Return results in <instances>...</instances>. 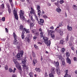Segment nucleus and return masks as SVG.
Listing matches in <instances>:
<instances>
[{
  "instance_id": "obj_3",
  "label": "nucleus",
  "mask_w": 77,
  "mask_h": 77,
  "mask_svg": "<svg viewBox=\"0 0 77 77\" xmlns=\"http://www.w3.org/2000/svg\"><path fill=\"white\" fill-rule=\"evenodd\" d=\"M14 14L15 19L17 20H18V15L17 14V11L15 10H14Z\"/></svg>"
},
{
  "instance_id": "obj_14",
  "label": "nucleus",
  "mask_w": 77,
  "mask_h": 77,
  "mask_svg": "<svg viewBox=\"0 0 77 77\" xmlns=\"http://www.w3.org/2000/svg\"><path fill=\"white\" fill-rule=\"evenodd\" d=\"M37 63V60L36 59H34L33 60L32 64L34 66H35V64Z\"/></svg>"
},
{
  "instance_id": "obj_29",
  "label": "nucleus",
  "mask_w": 77,
  "mask_h": 77,
  "mask_svg": "<svg viewBox=\"0 0 77 77\" xmlns=\"http://www.w3.org/2000/svg\"><path fill=\"white\" fill-rule=\"evenodd\" d=\"M0 8L2 9H5V5L4 4H2L1 5L0 7Z\"/></svg>"
},
{
  "instance_id": "obj_6",
  "label": "nucleus",
  "mask_w": 77,
  "mask_h": 77,
  "mask_svg": "<svg viewBox=\"0 0 77 77\" xmlns=\"http://www.w3.org/2000/svg\"><path fill=\"white\" fill-rule=\"evenodd\" d=\"M20 30H22V32H24V30L25 29V28H23V25H20L19 28Z\"/></svg>"
},
{
  "instance_id": "obj_45",
  "label": "nucleus",
  "mask_w": 77,
  "mask_h": 77,
  "mask_svg": "<svg viewBox=\"0 0 77 77\" xmlns=\"http://www.w3.org/2000/svg\"><path fill=\"white\" fill-rule=\"evenodd\" d=\"M65 51V48H62L61 50V52H62V53H63Z\"/></svg>"
},
{
  "instance_id": "obj_9",
  "label": "nucleus",
  "mask_w": 77,
  "mask_h": 77,
  "mask_svg": "<svg viewBox=\"0 0 77 77\" xmlns=\"http://www.w3.org/2000/svg\"><path fill=\"white\" fill-rule=\"evenodd\" d=\"M13 62L14 63V64H15L16 65H17L20 63L17 61V60L16 59H14L13 60Z\"/></svg>"
},
{
  "instance_id": "obj_55",
  "label": "nucleus",
  "mask_w": 77,
  "mask_h": 77,
  "mask_svg": "<svg viewBox=\"0 0 77 77\" xmlns=\"http://www.w3.org/2000/svg\"><path fill=\"white\" fill-rule=\"evenodd\" d=\"M58 25H59V27H62V26H63V25H62V24L61 23H59Z\"/></svg>"
},
{
  "instance_id": "obj_38",
  "label": "nucleus",
  "mask_w": 77,
  "mask_h": 77,
  "mask_svg": "<svg viewBox=\"0 0 77 77\" xmlns=\"http://www.w3.org/2000/svg\"><path fill=\"white\" fill-rule=\"evenodd\" d=\"M31 19L33 23H35V20L33 19L32 16H31Z\"/></svg>"
},
{
  "instance_id": "obj_48",
  "label": "nucleus",
  "mask_w": 77,
  "mask_h": 77,
  "mask_svg": "<svg viewBox=\"0 0 77 77\" xmlns=\"http://www.w3.org/2000/svg\"><path fill=\"white\" fill-rule=\"evenodd\" d=\"M8 11L9 14H11V8H8Z\"/></svg>"
},
{
  "instance_id": "obj_52",
  "label": "nucleus",
  "mask_w": 77,
  "mask_h": 77,
  "mask_svg": "<svg viewBox=\"0 0 77 77\" xmlns=\"http://www.w3.org/2000/svg\"><path fill=\"white\" fill-rule=\"evenodd\" d=\"M8 71H9V72H12L13 71L11 69V68H10L9 69Z\"/></svg>"
},
{
  "instance_id": "obj_20",
  "label": "nucleus",
  "mask_w": 77,
  "mask_h": 77,
  "mask_svg": "<svg viewBox=\"0 0 77 77\" xmlns=\"http://www.w3.org/2000/svg\"><path fill=\"white\" fill-rule=\"evenodd\" d=\"M10 3L11 5V6L12 7H14V4H13V2H12V0H9Z\"/></svg>"
},
{
  "instance_id": "obj_62",
  "label": "nucleus",
  "mask_w": 77,
  "mask_h": 77,
  "mask_svg": "<svg viewBox=\"0 0 77 77\" xmlns=\"http://www.w3.org/2000/svg\"><path fill=\"white\" fill-rule=\"evenodd\" d=\"M37 38V37L36 36H34L33 37V39H36Z\"/></svg>"
},
{
  "instance_id": "obj_54",
  "label": "nucleus",
  "mask_w": 77,
  "mask_h": 77,
  "mask_svg": "<svg viewBox=\"0 0 77 77\" xmlns=\"http://www.w3.org/2000/svg\"><path fill=\"white\" fill-rule=\"evenodd\" d=\"M43 18H44L46 19V18H48V17L46 15H44L43 16Z\"/></svg>"
},
{
  "instance_id": "obj_42",
  "label": "nucleus",
  "mask_w": 77,
  "mask_h": 77,
  "mask_svg": "<svg viewBox=\"0 0 77 77\" xmlns=\"http://www.w3.org/2000/svg\"><path fill=\"white\" fill-rule=\"evenodd\" d=\"M6 6L8 9L10 8V5H9V4L7 3L6 4Z\"/></svg>"
},
{
  "instance_id": "obj_36",
  "label": "nucleus",
  "mask_w": 77,
  "mask_h": 77,
  "mask_svg": "<svg viewBox=\"0 0 77 77\" xmlns=\"http://www.w3.org/2000/svg\"><path fill=\"white\" fill-rule=\"evenodd\" d=\"M37 12H38V15H41V10H38Z\"/></svg>"
},
{
  "instance_id": "obj_64",
  "label": "nucleus",
  "mask_w": 77,
  "mask_h": 77,
  "mask_svg": "<svg viewBox=\"0 0 77 77\" xmlns=\"http://www.w3.org/2000/svg\"><path fill=\"white\" fill-rule=\"evenodd\" d=\"M50 29H54V27H53V26H52L51 27H50Z\"/></svg>"
},
{
  "instance_id": "obj_22",
  "label": "nucleus",
  "mask_w": 77,
  "mask_h": 77,
  "mask_svg": "<svg viewBox=\"0 0 77 77\" xmlns=\"http://www.w3.org/2000/svg\"><path fill=\"white\" fill-rule=\"evenodd\" d=\"M13 34V36L14 39V40H17V35L14 32Z\"/></svg>"
},
{
  "instance_id": "obj_63",
  "label": "nucleus",
  "mask_w": 77,
  "mask_h": 77,
  "mask_svg": "<svg viewBox=\"0 0 77 77\" xmlns=\"http://www.w3.org/2000/svg\"><path fill=\"white\" fill-rule=\"evenodd\" d=\"M5 30L7 32V33H8V29L7 28H5Z\"/></svg>"
},
{
  "instance_id": "obj_27",
  "label": "nucleus",
  "mask_w": 77,
  "mask_h": 77,
  "mask_svg": "<svg viewBox=\"0 0 77 77\" xmlns=\"http://www.w3.org/2000/svg\"><path fill=\"white\" fill-rule=\"evenodd\" d=\"M35 70L37 71V72H41V69L39 68H36L35 69Z\"/></svg>"
},
{
  "instance_id": "obj_35",
  "label": "nucleus",
  "mask_w": 77,
  "mask_h": 77,
  "mask_svg": "<svg viewBox=\"0 0 77 77\" xmlns=\"http://www.w3.org/2000/svg\"><path fill=\"white\" fill-rule=\"evenodd\" d=\"M27 68V66L26 65V64L23 65V69H26Z\"/></svg>"
},
{
  "instance_id": "obj_10",
  "label": "nucleus",
  "mask_w": 77,
  "mask_h": 77,
  "mask_svg": "<svg viewBox=\"0 0 77 77\" xmlns=\"http://www.w3.org/2000/svg\"><path fill=\"white\" fill-rule=\"evenodd\" d=\"M31 11H30V14H34L35 13V10L33 8H31Z\"/></svg>"
},
{
  "instance_id": "obj_39",
  "label": "nucleus",
  "mask_w": 77,
  "mask_h": 77,
  "mask_svg": "<svg viewBox=\"0 0 77 77\" xmlns=\"http://www.w3.org/2000/svg\"><path fill=\"white\" fill-rule=\"evenodd\" d=\"M30 27H33L34 26V24L32 23H31L30 24Z\"/></svg>"
},
{
  "instance_id": "obj_2",
  "label": "nucleus",
  "mask_w": 77,
  "mask_h": 77,
  "mask_svg": "<svg viewBox=\"0 0 77 77\" xmlns=\"http://www.w3.org/2000/svg\"><path fill=\"white\" fill-rule=\"evenodd\" d=\"M40 36L41 38H43V39H44L45 43L47 45H50L51 44V42L50 40L48 41V38L44 37L43 35V32L42 31L40 33Z\"/></svg>"
},
{
  "instance_id": "obj_16",
  "label": "nucleus",
  "mask_w": 77,
  "mask_h": 77,
  "mask_svg": "<svg viewBox=\"0 0 77 77\" xmlns=\"http://www.w3.org/2000/svg\"><path fill=\"white\" fill-rule=\"evenodd\" d=\"M48 34H51V33H54V31L52 30H48Z\"/></svg>"
},
{
  "instance_id": "obj_18",
  "label": "nucleus",
  "mask_w": 77,
  "mask_h": 77,
  "mask_svg": "<svg viewBox=\"0 0 77 77\" xmlns=\"http://www.w3.org/2000/svg\"><path fill=\"white\" fill-rule=\"evenodd\" d=\"M74 39L73 38V37H72V36H71L70 38L69 42L71 43L72 42Z\"/></svg>"
},
{
  "instance_id": "obj_57",
  "label": "nucleus",
  "mask_w": 77,
  "mask_h": 77,
  "mask_svg": "<svg viewBox=\"0 0 77 77\" xmlns=\"http://www.w3.org/2000/svg\"><path fill=\"white\" fill-rule=\"evenodd\" d=\"M35 35L36 36H38L39 35V32H37L35 33Z\"/></svg>"
},
{
  "instance_id": "obj_26",
  "label": "nucleus",
  "mask_w": 77,
  "mask_h": 77,
  "mask_svg": "<svg viewBox=\"0 0 77 77\" xmlns=\"http://www.w3.org/2000/svg\"><path fill=\"white\" fill-rule=\"evenodd\" d=\"M64 77H71V75H68V74L65 73V75Z\"/></svg>"
},
{
  "instance_id": "obj_11",
  "label": "nucleus",
  "mask_w": 77,
  "mask_h": 77,
  "mask_svg": "<svg viewBox=\"0 0 77 77\" xmlns=\"http://www.w3.org/2000/svg\"><path fill=\"white\" fill-rule=\"evenodd\" d=\"M66 60L67 63H69V64H71V60H70V59H69V57H67L66 58Z\"/></svg>"
},
{
  "instance_id": "obj_59",
  "label": "nucleus",
  "mask_w": 77,
  "mask_h": 77,
  "mask_svg": "<svg viewBox=\"0 0 77 77\" xmlns=\"http://www.w3.org/2000/svg\"><path fill=\"white\" fill-rule=\"evenodd\" d=\"M33 57H35V54L34 52H32Z\"/></svg>"
},
{
  "instance_id": "obj_43",
  "label": "nucleus",
  "mask_w": 77,
  "mask_h": 77,
  "mask_svg": "<svg viewBox=\"0 0 77 77\" xmlns=\"http://www.w3.org/2000/svg\"><path fill=\"white\" fill-rule=\"evenodd\" d=\"M37 9L38 11L40 10V6L38 5L37 6Z\"/></svg>"
},
{
  "instance_id": "obj_41",
  "label": "nucleus",
  "mask_w": 77,
  "mask_h": 77,
  "mask_svg": "<svg viewBox=\"0 0 77 77\" xmlns=\"http://www.w3.org/2000/svg\"><path fill=\"white\" fill-rule=\"evenodd\" d=\"M66 56L67 57H69V52H67L66 53Z\"/></svg>"
},
{
  "instance_id": "obj_51",
  "label": "nucleus",
  "mask_w": 77,
  "mask_h": 77,
  "mask_svg": "<svg viewBox=\"0 0 77 77\" xmlns=\"http://www.w3.org/2000/svg\"><path fill=\"white\" fill-rule=\"evenodd\" d=\"M60 4H62V3H64V1L63 0H60Z\"/></svg>"
},
{
  "instance_id": "obj_37",
  "label": "nucleus",
  "mask_w": 77,
  "mask_h": 77,
  "mask_svg": "<svg viewBox=\"0 0 77 77\" xmlns=\"http://www.w3.org/2000/svg\"><path fill=\"white\" fill-rule=\"evenodd\" d=\"M66 39L67 41H69V35H67V37H66Z\"/></svg>"
},
{
  "instance_id": "obj_21",
  "label": "nucleus",
  "mask_w": 77,
  "mask_h": 77,
  "mask_svg": "<svg viewBox=\"0 0 77 77\" xmlns=\"http://www.w3.org/2000/svg\"><path fill=\"white\" fill-rule=\"evenodd\" d=\"M18 43V40H14V44H15L16 45H17V44Z\"/></svg>"
},
{
  "instance_id": "obj_19",
  "label": "nucleus",
  "mask_w": 77,
  "mask_h": 77,
  "mask_svg": "<svg viewBox=\"0 0 77 77\" xmlns=\"http://www.w3.org/2000/svg\"><path fill=\"white\" fill-rule=\"evenodd\" d=\"M56 11H57V12H58V13H59V12L62 11V10L61 9H60V8H57L56 9Z\"/></svg>"
},
{
  "instance_id": "obj_28",
  "label": "nucleus",
  "mask_w": 77,
  "mask_h": 77,
  "mask_svg": "<svg viewBox=\"0 0 77 77\" xmlns=\"http://www.w3.org/2000/svg\"><path fill=\"white\" fill-rule=\"evenodd\" d=\"M59 65V63L58 61H57L56 63L55 64V66H58Z\"/></svg>"
},
{
  "instance_id": "obj_49",
  "label": "nucleus",
  "mask_w": 77,
  "mask_h": 77,
  "mask_svg": "<svg viewBox=\"0 0 77 77\" xmlns=\"http://www.w3.org/2000/svg\"><path fill=\"white\" fill-rule=\"evenodd\" d=\"M5 69H6V70H8V67L7 65H6L5 66Z\"/></svg>"
},
{
  "instance_id": "obj_13",
  "label": "nucleus",
  "mask_w": 77,
  "mask_h": 77,
  "mask_svg": "<svg viewBox=\"0 0 77 77\" xmlns=\"http://www.w3.org/2000/svg\"><path fill=\"white\" fill-rule=\"evenodd\" d=\"M56 72L57 74L58 75L60 74V69L59 68L56 69Z\"/></svg>"
},
{
  "instance_id": "obj_40",
  "label": "nucleus",
  "mask_w": 77,
  "mask_h": 77,
  "mask_svg": "<svg viewBox=\"0 0 77 77\" xmlns=\"http://www.w3.org/2000/svg\"><path fill=\"white\" fill-rule=\"evenodd\" d=\"M34 46L35 48L37 50H38L39 48H38V46L36 45H34Z\"/></svg>"
},
{
  "instance_id": "obj_58",
  "label": "nucleus",
  "mask_w": 77,
  "mask_h": 77,
  "mask_svg": "<svg viewBox=\"0 0 77 77\" xmlns=\"http://www.w3.org/2000/svg\"><path fill=\"white\" fill-rule=\"evenodd\" d=\"M65 72L66 74H68V69H66L65 71Z\"/></svg>"
},
{
  "instance_id": "obj_60",
  "label": "nucleus",
  "mask_w": 77,
  "mask_h": 77,
  "mask_svg": "<svg viewBox=\"0 0 77 77\" xmlns=\"http://www.w3.org/2000/svg\"><path fill=\"white\" fill-rule=\"evenodd\" d=\"M45 77H48V75H47V72H45Z\"/></svg>"
},
{
  "instance_id": "obj_24",
  "label": "nucleus",
  "mask_w": 77,
  "mask_h": 77,
  "mask_svg": "<svg viewBox=\"0 0 77 77\" xmlns=\"http://www.w3.org/2000/svg\"><path fill=\"white\" fill-rule=\"evenodd\" d=\"M24 31L26 32V33H30V31H29V29H26V28L24 29Z\"/></svg>"
},
{
  "instance_id": "obj_44",
  "label": "nucleus",
  "mask_w": 77,
  "mask_h": 77,
  "mask_svg": "<svg viewBox=\"0 0 77 77\" xmlns=\"http://www.w3.org/2000/svg\"><path fill=\"white\" fill-rule=\"evenodd\" d=\"M20 17L22 20H25V17H24V16H22L21 17Z\"/></svg>"
},
{
  "instance_id": "obj_31",
  "label": "nucleus",
  "mask_w": 77,
  "mask_h": 77,
  "mask_svg": "<svg viewBox=\"0 0 77 77\" xmlns=\"http://www.w3.org/2000/svg\"><path fill=\"white\" fill-rule=\"evenodd\" d=\"M59 2H57V3H55V5L56 6H57L58 7H59L60 6V5H59Z\"/></svg>"
},
{
  "instance_id": "obj_8",
  "label": "nucleus",
  "mask_w": 77,
  "mask_h": 77,
  "mask_svg": "<svg viewBox=\"0 0 77 77\" xmlns=\"http://www.w3.org/2000/svg\"><path fill=\"white\" fill-rule=\"evenodd\" d=\"M16 66L17 69L20 71H21V70H22V69H21V66L20 65V63L16 65Z\"/></svg>"
},
{
  "instance_id": "obj_61",
  "label": "nucleus",
  "mask_w": 77,
  "mask_h": 77,
  "mask_svg": "<svg viewBox=\"0 0 77 77\" xmlns=\"http://www.w3.org/2000/svg\"><path fill=\"white\" fill-rule=\"evenodd\" d=\"M2 21H5V17H3L2 18Z\"/></svg>"
},
{
  "instance_id": "obj_23",
  "label": "nucleus",
  "mask_w": 77,
  "mask_h": 77,
  "mask_svg": "<svg viewBox=\"0 0 77 77\" xmlns=\"http://www.w3.org/2000/svg\"><path fill=\"white\" fill-rule=\"evenodd\" d=\"M59 31L60 32V34L61 36H63V31L61 30H59Z\"/></svg>"
},
{
  "instance_id": "obj_34",
  "label": "nucleus",
  "mask_w": 77,
  "mask_h": 77,
  "mask_svg": "<svg viewBox=\"0 0 77 77\" xmlns=\"http://www.w3.org/2000/svg\"><path fill=\"white\" fill-rule=\"evenodd\" d=\"M70 47L72 50H73V51H74V46H70Z\"/></svg>"
},
{
  "instance_id": "obj_25",
  "label": "nucleus",
  "mask_w": 77,
  "mask_h": 77,
  "mask_svg": "<svg viewBox=\"0 0 77 77\" xmlns=\"http://www.w3.org/2000/svg\"><path fill=\"white\" fill-rule=\"evenodd\" d=\"M53 73H50L49 74V77H54V75L53 74Z\"/></svg>"
},
{
  "instance_id": "obj_1",
  "label": "nucleus",
  "mask_w": 77,
  "mask_h": 77,
  "mask_svg": "<svg viewBox=\"0 0 77 77\" xmlns=\"http://www.w3.org/2000/svg\"><path fill=\"white\" fill-rule=\"evenodd\" d=\"M21 53H18L17 55V59L18 60H22L23 64H25V63L26 62V61L27 60H26V57H25L23 58H21V57H23L22 56L23 54V51H21Z\"/></svg>"
},
{
  "instance_id": "obj_47",
  "label": "nucleus",
  "mask_w": 77,
  "mask_h": 77,
  "mask_svg": "<svg viewBox=\"0 0 77 77\" xmlns=\"http://www.w3.org/2000/svg\"><path fill=\"white\" fill-rule=\"evenodd\" d=\"M51 37L52 38H53L55 37L54 35L53 34H51Z\"/></svg>"
},
{
  "instance_id": "obj_5",
  "label": "nucleus",
  "mask_w": 77,
  "mask_h": 77,
  "mask_svg": "<svg viewBox=\"0 0 77 77\" xmlns=\"http://www.w3.org/2000/svg\"><path fill=\"white\" fill-rule=\"evenodd\" d=\"M44 20L42 19H39V21L38 20V23L40 25H43V24L42 23H44Z\"/></svg>"
},
{
  "instance_id": "obj_4",
  "label": "nucleus",
  "mask_w": 77,
  "mask_h": 77,
  "mask_svg": "<svg viewBox=\"0 0 77 77\" xmlns=\"http://www.w3.org/2000/svg\"><path fill=\"white\" fill-rule=\"evenodd\" d=\"M51 72L52 74H55L56 72V68L52 67L51 69Z\"/></svg>"
},
{
  "instance_id": "obj_17",
  "label": "nucleus",
  "mask_w": 77,
  "mask_h": 77,
  "mask_svg": "<svg viewBox=\"0 0 77 77\" xmlns=\"http://www.w3.org/2000/svg\"><path fill=\"white\" fill-rule=\"evenodd\" d=\"M24 41H25V42H30V39H29V38H28L27 37H26L25 38Z\"/></svg>"
},
{
  "instance_id": "obj_56",
  "label": "nucleus",
  "mask_w": 77,
  "mask_h": 77,
  "mask_svg": "<svg viewBox=\"0 0 77 77\" xmlns=\"http://www.w3.org/2000/svg\"><path fill=\"white\" fill-rule=\"evenodd\" d=\"M11 77H17V75L15 74H13Z\"/></svg>"
},
{
  "instance_id": "obj_30",
  "label": "nucleus",
  "mask_w": 77,
  "mask_h": 77,
  "mask_svg": "<svg viewBox=\"0 0 77 77\" xmlns=\"http://www.w3.org/2000/svg\"><path fill=\"white\" fill-rule=\"evenodd\" d=\"M73 8L75 10H77V6L76 5H73Z\"/></svg>"
},
{
  "instance_id": "obj_33",
  "label": "nucleus",
  "mask_w": 77,
  "mask_h": 77,
  "mask_svg": "<svg viewBox=\"0 0 77 77\" xmlns=\"http://www.w3.org/2000/svg\"><path fill=\"white\" fill-rule=\"evenodd\" d=\"M58 57H59V59H60V60H63V57H62L60 55H59L58 56Z\"/></svg>"
},
{
  "instance_id": "obj_50",
  "label": "nucleus",
  "mask_w": 77,
  "mask_h": 77,
  "mask_svg": "<svg viewBox=\"0 0 77 77\" xmlns=\"http://www.w3.org/2000/svg\"><path fill=\"white\" fill-rule=\"evenodd\" d=\"M29 75L30 77H33V74H32V73L31 72L30 73Z\"/></svg>"
},
{
  "instance_id": "obj_12",
  "label": "nucleus",
  "mask_w": 77,
  "mask_h": 77,
  "mask_svg": "<svg viewBox=\"0 0 77 77\" xmlns=\"http://www.w3.org/2000/svg\"><path fill=\"white\" fill-rule=\"evenodd\" d=\"M24 33H25V32L24 31H23L22 33L21 38L22 39H24V37L25 36H24Z\"/></svg>"
},
{
  "instance_id": "obj_53",
  "label": "nucleus",
  "mask_w": 77,
  "mask_h": 77,
  "mask_svg": "<svg viewBox=\"0 0 77 77\" xmlns=\"http://www.w3.org/2000/svg\"><path fill=\"white\" fill-rule=\"evenodd\" d=\"M73 60L74 61H75H75H77V57H74L73 58Z\"/></svg>"
},
{
  "instance_id": "obj_46",
  "label": "nucleus",
  "mask_w": 77,
  "mask_h": 77,
  "mask_svg": "<svg viewBox=\"0 0 77 77\" xmlns=\"http://www.w3.org/2000/svg\"><path fill=\"white\" fill-rule=\"evenodd\" d=\"M35 18L36 19V20H37V21H39V20H38V18L36 15H35Z\"/></svg>"
},
{
  "instance_id": "obj_32",
  "label": "nucleus",
  "mask_w": 77,
  "mask_h": 77,
  "mask_svg": "<svg viewBox=\"0 0 77 77\" xmlns=\"http://www.w3.org/2000/svg\"><path fill=\"white\" fill-rule=\"evenodd\" d=\"M64 42H64L63 40H61L60 41V44H61V45L64 44Z\"/></svg>"
},
{
  "instance_id": "obj_7",
  "label": "nucleus",
  "mask_w": 77,
  "mask_h": 77,
  "mask_svg": "<svg viewBox=\"0 0 77 77\" xmlns=\"http://www.w3.org/2000/svg\"><path fill=\"white\" fill-rule=\"evenodd\" d=\"M24 11L21 10L20 11V17H21L23 16H24Z\"/></svg>"
},
{
  "instance_id": "obj_15",
  "label": "nucleus",
  "mask_w": 77,
  "mask_h": 77,
  "mask_svg": "<svg viewBox=\"0 0 77 77\" xmlns=\"http://www.w3.org/2000/svg\"><path fill=\"white\" fill-rule=\"evenodd\" d=\"M67 29L68 31H71L72 30V27L69 26V25H68L67 26Z\"/></svg>"
}]
</instances>
